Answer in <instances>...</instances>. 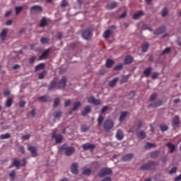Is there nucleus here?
<instances>
[{
  "label": "nucleus",
  "mask_w": 181,
  "mask_h": 181,
  "mask_svg": "<svg viewBox=\"0 0 181 181\" xmlns=\"http://www.w3.org/2000/svg\"><path fill=\"white\" fill-rule=\"evenodd\" d=\"M158 166V162L156 161H148L147 163L141 165V170H155Z\"/></svg>",
  "instance_id": "nucleus-1"
},
{
  "label": "nucleus",
  "mask_w": 181,
  "mask_h": 181,
  "mask_svg": "<svg viewBox=\"0 0 181 181\" xmlns=\"http://www.w3.org/2000/svg\"><path fill=\"white\" fill-rule=\"evenodd\" d=\"M59 151H64L65 155L66 156H70L71 155H73L74 152H76V148L73 146H67V145H63L60 147Z\"/></svg>",
  "instance_id": "nucleus-2"
},
{
  "label": "nucleus",
  "mask_w": 181,
  "mask_h": 181,
  "mask_svg": "<svg viewBox=\"0 0 181 181\" xmlns=\"http://www.w3.org/2000/svg\"><path fill=\"white\" fill-rule=\"evenodd\" d=\"M103 128L106 132H110L112 128H114V121L112 119H107L105 121Z\"/></svg>",
  "instance_id": "nucleus-3"
},
{
  "label": "nucleus",
  "mask_w": 181,
  "mask_h": 181,
  "mask_svg": "<svg viewBox=\"0 0 181 181\" xmlns=\"http://www.w3.org/2000/svg\"><path fill=\"white\" fill-rule=\"evenodd\" d=\"M110 175H112V170L108 168H103L98 173L99 177H104L105 176H110Z\"/></svg>",
  "instance_id": "nucleus-4"
},
{
  "label": "nucleus",
  "mask_w": 181,
  "mask_h": 181,
  "mask_svg": "<svg viewBox=\"0 0 181 181\" xmlns=\"http://www.w3.org/2000/svg\"><path fill=\"white\" fill-rule=\"evenodd\" d=\"M21 162H22V163L21 164V161H19V160H18L17 158H14L13 160V166L17 168V169H19V168H21V166H25V165H26V159L23 158L21 160Z\"/></svg>",
  "instance_id": "nucleus-5"
},
{
  "label": "nucleus",
  "mask_w": 181,
  "mask_h": 181,
  "mask_svg": "<svg viewBox=\"0 0 181 181\" xmlns=\"http://www.w3.org/2000/svg\"><path fill=\"white\" fill-rule=\"evenodd\" d=\"M52 138L55 139V144H62L63 141V136L62 134H56V131L52 133Z\"/></svg>",
  "instance_id": "nucleus-6"
},
{
  "label": "nucleus",
  "mask_w": 181,
  "mask_h": 181,
  "mask_svg": "<svg viewBox=\"0 0 181 181\" xmlns=\"http://www.w3.org/2000/svg\"><path fill=\"white\" fill-rule=\"evenodd\" d=\"M172 125L173 128H178L180 125V118L179 116L175 115L172 119Z\"/></svg>",
  "instance_id": "nucleus-7"
},
{
  "label": "nucleus",
  "mask_w": 181,
  "mask_h": 181,
  "mask_svg": "<svg viewBox=\"0 0 181 181\" xmlns=\"http://www.w3.org/2000/svg\"><path fill=\"white\" fill-rule=\"evenodd\" d=\"M71 172L74 175H78V163H74L71 166Z\"/></svg>",
  "instance_id": "nucleus-8"
},
{
  "label": "nucleus",
  "mask_w": 181,
  "mask_h": 181,
  "mask_svg": "<svg viewBox=\"0 0 181 181\" xmlns=\"http://www.w3.org/2000/svg\"><path fill=\"white\" fill-rule=\"evenodd\" d=\"M88 101L90 104H94V105H101V100H97L94 97L88 98Z\"/></svg>",
  "instance_id": "nucleus-9"
},
{
  "label": "nucleus",
  "mask_w": 181,
  "mask_h": 181,
  "mask_svg": "<svg viewBox=\"0 0 181 181\" xmlns=\"http://www.w3.org/2000/svg\"><path fill=\"white\" fill-rule=\"evenodd\" d=\"M93 33H91V30H90L89 29L86 30L82 33V37H83V39H90V37H91Z\"/></svg>",
  "instance_id": "nucleus-10"
},
{
  "label": "nucleus",
  "mask_w": 181,
  "mask_h": 181,
  "mask_svg": "<svg viewBox=\"0 0 181 181\" xmlns=\"http://www.w3.org/2000/svg\"><path fill=\"white\" fill-rule=\"evenodd\" d=\"M83 151H87V149H95V145L91 144L90 143H86L82 145Z\"/></svg>",
  "instance_id": "nucleus-11"
},
{
  "label": "nucleus",
  "mask_w": 181,
  "mask_h": 181,
  "mask_svg": "<svg viewBox=\"0 0 181 181\" xmlns=\"http://www.w3.org/2000/svg\"><path fill=\"white\" fill-rule=\"evenodd\" d=\"M28 151H30L33 158H36V156H37V150H36V147L30 146L28 147Z\"/></svg>",
  "instance_id": "nucleus-12"
},
{
  "label": "nucleus",
  "mask_w": 181,
  "mask_h": 181,
  "mask_svg": "<svg viewBox=\"0 0 181 181\" xmlns=\"http://www.w3.org/2000/svg\"><path fill=\"white\" fill-rule=\"evenodd\" d=\"M66 83H67V78L64 76L59 81V86H58V88H64L66 87Z\"/></svg>",
  "instance_id": "nucleus-13"
},
{
  "label": "nucleus",
  "mask_w": 181,
  "mask_h": 181,
  "mask_svg": "<svg viewBox=\"0 0 181 181\" xmlns=\"http://www.w3.org/2000/svg\"><path fill=\"white\" fill-rule=\"evenodd\" d=\"M134 62V58L131 55H127L124 59V64H131Z\"/></svg>",
  "instance_id": "nucleus-14"
},
{
  "label": "nucleus",
  "mask_w": 181,
  "mask_h": 181,
  "mask_svg": "<svg viewBox=\"0 0 181 181\" xmlns=\"http://www.w3.org/2000/svg\"><path fill=\"white\" fill-rule=\"evenodd\" d=\"M116 138L118 141H122V139H124V132H122V130H117L116 133Z\"/></svg>",
  "instance_id": "nucleus-15"
},
{
  "label": "nucleus",
  "mask_w": 181,
  "mask_h": 181,
  "mask_svg": "<svg viewBox=\"0 0 181 181\" xmlns=\"http://www.w3.org/2000/svg\"><path fill=\"white\" fill-rule=\"evenodd\" d=\"M132 158H134L133 153L127 154L122 158V160H123L124 162H127L128 160H131Z\"/></svg>",
  "instance_id": "nucleus-16"
},
{
  "label": "nucleus",
  "mask_w": 181,
  "mask_h": 181,
  "mask_svg": "<svg viewBox=\"0 0 181 181\" xmlns=\"http://www.w3.org/2000/svg\"><path fill=\"white\" fill-rule=\"evenodd\" d=\"M165 30H166V27H160L157 30H156L155 35H162V33H164Z\"/></svg>",
  "instance_id": "nucleus-17"
},
{
  "label": "nucleus",
  "mask_w": 181,
  "mask_h": 181,
  "mask_svg": "<svg viewBox=\"0 0 181 181\" xmlns=\"http://www.w3.org/2000/svg\"><path fill=\"white\" fill-rule=\"evenodd\" d=\"M91 112V107L90 106H87L84 108V110L82 112V117H86L87 115Z\"/></svg>",
  "instance_id": "nucleus-18"
},
{
  "label": "nucleus",
  "mask_w": 181,
  "mask_h": 181,
  "mask_svg": "<svg viewBox=\"0 0 181 181\" xmlns=\"http://www.w3.org/2000/svg\"><path fill=\"white\" fill-rule=\"evenodd\" d=\"M160 105H162V100H158L156 103L151 104L150 107H151V108H158V107H160Z\"/></svg>",
  "instance_id": "nucleus-19"
},
{
  "label": "nucleus",
  "mask_w": 181,
  "mask_h": 181,
  "mask_svg": "<svg viewBox=\"0 0 181 181\" xmlns=\"http://www.w3.org/2000/svg\"><path fill=\"white\" fill-rule=\"evenodd\" d=\"M50 52V49H48L45 50L42 55L40 57V60H43L44 59L47 58V56H49V53Z\"/></svg>",
  "instance_id": "nucleus-20"
},
{
  "label": "nucleus",
  "mask_w": 181,
  "mask_h": 181,
  "mask_svg": "<svg viewBox=\"0 0 181 181\" xmlns=\"http://www.w3.org/2000/svg\"><path fill=\"white\" fill-rule=\"evenodd\" d=\"M30 11H31V12L33 11H35V12H42V8L40 6H33L30 8Z\"/></svg>",
  "instance_id": "nucleus-21"
},
{
  "label": "nucleus",
  "mask_w": 181,
  "mask_h": 181,
  "mask_svg": "<svg viewBox=\"0 0 181 181\" xmlns=\"http://www.w3.org/2000/svg\"><path fill=\"white\" fill-rule=\"evenodd\" d=\"M6 35H8V30L3 29L0 34V37L1 40H5V38L6 37Z\"/></svg>",
  "instance_id": "nucleus-22"
},
{
  "label": "nucleus",
  "mask_w": 181,
  "mask_h": 181,
  "mask_svg": "<svg viewBox=\"0 0 181 181\" xmlns=\"http://www.w3.org/2000/svg\"><path fill=\"white\" fill-rule=\"evenodd\" d=\"M165 146H168V149H170V153H173L175 152V145L172 144V143H167Z\"/></svg>",
  "instance_id": "nucleus-23"
},
{
  "label": "nucleus",
  "mask_w": 181,
  "mask_h": 181,
  "mask_svg": "<svg viewBox=\"0 0 181 181\" xmlns=\"http://www.w3.org/2000/svg\"><path fill=\"white\" fill-rule=\"evenodd\" d=\"M47 25V20L46 18L43 17L42 20L40 22V28H45V26Z\"/></svg>",
  "instance_id": "nucleus-24"
},
{
  "label": "nucleus",
  "mask_w": 181,
  "mask_h": 181,
  "mask_svg": "<svg viewBox=\"0 0 181 181\" xmlns=\"http://www.w3.org/2000/svg\"><path fill=\"white\" fill-rule=\"evenodd\" d=\"M151 72H152V68L148 67L144 71V74L145 77H149V76H151Z\"/></svg>",
  "instance_id": "nucleus-25"
},
{
  "label": "nucleus",
  "mask_w": 181,
  "mask_h": 181,
  "mask_svg": "<svg viewBox=\"0 0 181 181\" xmlns=\"http://www.w3.org/2000/svg\"><path fill=\"white\" fill-rule=\"evenodd\" d=\"M117 5H118V3L114 1L111 4H107V9H114V8H117Z\"/></svg>",
  "instance_id": "nucleus-26"
},
{
  "label": "nucleus",
  "mask_w": 181,
  "mask_h": 181,
  "mask_svg": "<svg viewBox=\"0 0 181 181\" xmlns=\"http://www.w3.org/2000/svg\"><path fill=\"white\" fill-rule=\"evenodd\" d=\"M118 77L114 78L112 81L109 82V87H115V84H117V81H118Z\"/></svg>",
  "instance_id": "nucleus-27"
},
{
  "label": "nucleus",
  "mask_w": 181,
  "mask_h": 181,
  "mask_svg": "<svg viewBox=\"0 0 181 181\" xmlns=\"http://www.w3.org/2000/svg\"><path fill=\"white\" fill-rule=\"evenodd\" d=\"M50 98L47 95H43V96H40L38 100L39 101H40V103H46L47 101H49V99Z\"/></svg>",
  "instance_id": "nucleus-28"
},
{
  "label": "nucleus",
  "mask_w": 181,
  "mask_h": 181,
  "mask_svg": "<svg viewBox=\"0 0 181 181\" xmlns=\"http://www.w3.org/2000/svg\"><path fill=\"white\" fill-rule=\"evenodd\" d=\"M142 15H144V11H138L137 13H134L133 16V19H139L140 16H142Z\"/></svg>",
  "instance_id": "nucleus-29"
},
{
  "label": "nucleus",
  "mask_w": 181,
  "mask_h": 181,
  "mask_svg": "<svg viewBox=\"0 0 181 181\" xmlns=\"http://www.w3.org/2000/svg\"><path fill=\"white\" fill-rule=\"evenodd\" d=\"M127 115H128V112H122L119 117V121L120 122H122V121L125 120V118H127Z\"/></svg>",
  "instance_id": "nucleus-30"
},
{
  "label": "nucleus",
  "mask_w": 181,
  "mask_h": 181,
  "mask_svg": "<svg viewBox=\"0 0 181 181\" xmlns=\"http://www.w3.org/2000/svg\"><path fill=\"white\" fill-rule=\"evenodd\" d=\"M112 66H114V61L112 59H107L106 61V67H107L108 69L112 67Z\"/></svg>",
  "instance_id": "nucleus-31"
},
{
  "label": "nucleus",
  "mask_w": 181,
  "mask_h": 181,
  "mask_svg": "<svg viewBox=\"0 0 181 181\" xmlns=\"http://www.w3.org/2000/svg\"><path fill=\"white\" fill-rule=\"evenodd\" d=\"M144 148L145 149H151V148H156V144L153 143L147 142Z\"/></svg>",
  "instance_id": "nucleus-32"
},
{
  "label": "nucleus",
  "mask_w": 181,
  "mask_h": 181,
  "mask_svg": "<svg viewBox=\"0 0 181 181\" xmlns=\"http://www.w3.org/2000/svg\"><path fill=\"white\" fill-rule=\"evenodd\" d=\"M81 105V103L78 101H76L74 103V107L72 108L73 111H77L78 110V107Z\"/></svg>",
  "instance_id": "nucleus-33"
},
{
  "label": "nucleus",
  "mask_w": 181,
  "mask_h": 181,
  "mask_svg": "<svg viewBox=\"0 0 181 181\" xmlns=\"http://www.w3.org/2000/svg\"><path fill=\"white\" fill-rule=\"evenodd\" d=\"M148 49H149V43L146 42L142 45L141 50L145 53V52H148Z\"/></svg>",
  "instance_id": "nucleus-34"
},
{
  "label": "nucleus",
  "mask_w": 181,
  "mask_h": 181,
  "mask_svg": "<svg viewBox=\"0 0 181 181\" xmlns=\"http://www.w3.org/2000/svg\"><path fill=\"white\" fill-rule=\"evenodd\" d=\"M159 151H153L152 153H151V158H152L153 159H155V158H158V156H159Z\"/></svg>",
  "instance_id": "nucleus-35"
},
{
  "label": "nucleus",
  "mask_w": 181,
  "mask_h": 181,
  "mask_svg": "<svg viewBox=\"0 0 181 181\" xmlns=\"http://www.w3.org/2000/svg\"><path fill=\"white\" fill-rule=\"evenodd\" d=\"M43 69H45V64H40L35 67V71H39V70H43Z\"/></svg>",
  "instance_id": "nucleus-36"
},
{
  "label": "nucleus",
  "mask_w": 181,
  "mask_h": 181,
  "mask_svg": "<svg viewBox=\"0 0 181 181\" xmlns=\"http://www.w3.org/2000/svg\"><path fill=\"white\" fill-rule=\"evenodd\" d=\"M91 168H86L83 170L82 173L83 175H86V176H90V175L91 174Z\"/></svg>",
  "instance_id": "nucleus-37"
},
{
  "label": "nucleus",
  "mask_w": 181,
  "mask_h": 181,
  "mask_svg": "<svg viewBox=\"0 0 181 181\" xmlns=\"http://www.w3.org/2000/svg\"><path fill=\"white\" fill-rule=\"evenodd\" d=\"M137 136H139L140 139H145L146 137V133H145L144 131H141L137 134Z\"/></svg>",
  "instance_id": "nucleus-38"
},
{
  "label": "nucleus",
  "mask_w": 181,
  "mask_h": 181,
  "mask_svg": "<svg viewBox=\"0 0 181 181\" xmlns=\"http://www.w3.org/2000/svg\"><path fill=\"white\" fill-rule=\"evenodd\" d=\"M103 121H104V117H103V115H99L98 118V125L99 126L103 125Z\"/></svg>",
  "instance_id": "nucleus-39"
},
{
  "label": "nucleus",
  "mask_w": 181,
  "mask_h": 181,
  "mask_svg": "<svg viewBox=\"0 0 181 181\" xmlns=\"http://www.w3.org/2000/svg\"><path fill=\"white\" fill-rule=\"evenodd\" d=\"M160 129L162 132H165V131H168V129H169V126L166 124H160Z\"/></svg>",
  "instance_id": "nucleus-40"
},
{
  "label": "nucleus",
  "mask_w": 181,
  "mask_h": 181,
  "mask_svg": "<svg viewBox=\"0 0 181 181\" xmlns=\"http://www.w3.org/2000/svg\"><path fill=\"white\" fill-rule=\"evenodd\" d=\"M13 103V100H12V98H9L6 100V107H7L8 108H10V107H11Z\"/></svg>",
  "instance_id": "nucleus-41"
},
{
  "label": "nucleus",
  "mask_w": 181,
  "mask_h": 181,
  "mask_svg": "<svg viewBox=\"0 0 181 181\" xmlns=\"http://www.w3.org/2000/svg\"><path fill=\"white\" fill-rule=\"evenodd\" d=\"M110 35H111V30H107L103 33V37H105V39H108V37H110Z\"/></svg>",
  "instance_id": "nucleus-42"
},
{
  "label": "nucleus",
  "mask_w": 181,
  "mask_h": 181,
  "mask_svg": "<svg viewBox=\"0 0 181 181\" xmlns=\"http://www.w3.org/2000/svg\"><path fill=\"white\" fill-rule=\"evenodd\" d=\"M9 138H11V134H9V133L0 135V139H8Z\"/></svg>",
  "instance_id": "nucleus-43"
},
{
  "label": "nucleus",
  "mask_w": 181,
  "mask_h": 181,
  "mask_svg": "<svg viewBox=\"0 0 181 181\" xmlns=\"http://www.w3.org/2000/svg\"><path fill=\"white\" fill-rule=\"evenodd\" d=\"M89 129H90V127L88 126L83 125L81 127V132H87V131H88Z\"/></svg>",
  "instance_id": "nucleus-44"
},
{
  "label": "nucleus",
  "mask_w": 181,
  "mask_h": 181,
  "mask_svg": "<svg viewBox=\"0 0 181 181\" xmlns=\"http://www.w3.org/2000/svg\"><path fill=\"white\" fill-rule=\"evenodd\" d=\"M56 87V81H52L49 86L48 90H53Z\"/></svg>",
  "instance_id": "nucleus-45"
},
{
  "label": "nucleus",
  "mask_w": 181,
  "mask_h": 181,
  "mask_svg": "<svg viewBox=\"0 0 181 181\" xmlns=\"http://www.w3.org/2000/svg\"><path fill=\"white\" fill-rule=\"evenodd\" d=\"M16 15H19V13H21V12H22L23 7V6H17L16 7Z\"/></svg>",
  "instance_id": "nucleus-46"
},
{
  "label": "nucleus",
  "mask_w": 181,
  "mask_h": 181,
  "mask_svg": "<svg viewBox=\"0 0 181 181\" xmlns=\"http://www.w3.org/2000/svg\"><path fill=\"white\" fill-rule=\"evenodd\" d=\"M170 52H172V48L170 47H167L165 49V50H163L161 53L162 55L163 54H168V53H170Z\"/></svg>",
  "instance_id": "nucleus-47"
},
{
  "label": "nucleus",
  "mask_w": 181,
  "mask_h": 181,
  "mask_svg": "<svg viewBox=\"0 0 181 181\" xmlns=\"http://www.w3.org/2000/svg\"><path fill=\"white\" fill-rule=\"evenodd\" d=\"M46 73H47L46 71H43L42 72L40 73L38 75V78H40V80L45 78V75Z\"/></svg>",
  "instance_id": "nucleus-48"
},
{
  "label": "nucleus",
  "mask_w": 181,
  "mask_h": 181,
  "mask_svg": "<svg viewBox=\"0 0 181 181\" xmlns=\"http://www.w3.org/2000/svg\"><path fill=\"white\" fill-rule=\"evenodd\" d=\"M40 42L42 45H46L47 43H49V39L46 37H42Z\"/></svg>",
  "instance_id": "nucleus-49"
},
{
  "label": "nucleus",
  "mask_w": 181,
  "mask_h": 181,
  "mask_svg": "<svg viewBox=\"0 0 181 181\" xmlns=\"http://www.w3.org/2000/svg\"><path fill=\"white\" fill-rule=\"evenodd\" d=\"M161 15H162L163 18H165V16H166V15H168V8L166 7H165L162 10Z\"/></svg>",
  "instance_id": "nucleus-50"
},
{
  "label": "nucleus",
  "mask_w": 181,
  "mask_h": 181,
  "mask_svg": "<svg viewBox=\"0 0 181 181\" xmlns=\"http://www.w3.org/2000/svg\"><path fill=\"white\" fill-rule=\"evenodd\" d=\"M122 67H124V65H122V64H119L118 65H117L116 66H115L114 70L115 71H118V70H121L122 69Z\"/></svg>",
  "instance_id": "nucleus-51"
},
{
  "label": "nucleus",
  "mask_w": 181,
  "mask_h": 181,
  "mask_svg": "<svg viewBox=\"0 0 181 181\" xmlns=\"http://www.w3.org/2000/svg\"><path fill=\"white\" fill-rule=\"evenodd\" d=\"M67 5H69V2H67V0L62 1V4H61L62 8H66V6H67Z\"/></svg>",
  "instance_id": "nucleus-52"
},
{
  "label": "nucleus",
  "mask_w": 181,
  "mask_h": 181,
  "mask_svg": "<svg viewBox=\"0 0 181 181\" xmlns=\"http://www.w3.org/2000/svg\"><path fill=\"white\" fill-rule=\"evenodd\" d=\"M158 76H159V73L153 72L151 75V78L152 80H156V78H158Z\"/></svg>",
  "instance_id": "nucleus-53"
},
{
  "label": "nucleus",
  "mask_w": 181,
  "mask_h": 181,
  "mask_svg": "<svg viewBox=\"0 0 181 181\" xmlns=\"http://www.w3.org/2000/svg\"><path fill=\"white\" fill-rule=\"evenodd\" d=\"M177 170V168L173 167V168H171V170L169 171V175H173V173H176Z\"/></svg>",
  "instance_id": "nucleus-54"
},
{
  "label": "nucleus",
  "mask_w": 181,
  "mask_h": 181,
  "mask_svg": "<svg viewBox=\"0 0 181 181\" xmlns=\"http://www.w3.org/2000/svg\"><path fill=\"white\" fill-rule=\"evenodd\" d=\"M60 103V99L59 98H55L54 100V107H57V105H59V104Z\"/></svg>",
  "instance_id": "nucleus-55"
},
{
  "label": "nucleus",
  "mask_w": 181,
  "mask_h": 181,
  "mask_svg": "<svg viewBox=\"0 0 181 181\" xmlns=\"http://www.w3.org/2000/svg\"><path fill=\"white\" fill-rule=\"evenodd\" d=\"M54 117V118H59V117H62V112H60V111L55 112Z\"/></svg>",
  "instance_id": "nucleus-56"
},
{
  "label": "nucleus",
  "mask_w": 181,
  "mask_h": 181,
  "mask_svg": "<svg viewBox=\"0 0 181 181\" xmlns=\"http://www.w3.org/2000/svg\"><path fill=\"white\" fill-rule=\"evenodd\" d=\"M9 176L11 177V179H15L16 176V173L15 172V170H12L9 174Z\"/></svg>",
  "instance_id": "nucleus-57"
},
{
  "label": "nucleus",
  "mask_w": 181,
  "mask_h": 181,
  "mask_svg": "<svg viewBox=\"0 0 181 181\" xmlns=\"http://www.w3.org/2000/svg\"><path fill=\"white\" fill-rule=\"evenodd\" d=\"M156 97H158V94L156 93H153L151 96H150V101H153V100L156 99Z\"/></svg>",
  "instance_id": "nucleus-58"
},
{
  "label": "nucleus",
  "mask_w": 181,
  "mask_h": 181,
  "mask_svg": "<svg viewBox=\"0 0 181 181\" xmlns=\"http://www.w3.org/2000/svg\"><path fill=\"white\" fill-rule=\"evenodd\" d=\"M25 105H26V102L21 100L19 102V107L20 108H23V107H25Z\"/></svg>",
  "instance_id": "nucleus-59"
},
{
  "label": "nucleus",
  "mask_w": 181,
  "mask_h": 181,
  "mask_svg": "<svg viewBox=\"0 0 181 181\" xmlns=\"http://www.w3.org/2000/svg\"><path fill=\"white\" fill-rule=\"evenodd\" d=\"M108 108H110L108 106H104L102 108L101 113L104 114L106 111H108Z\"/></svg>",
  "instance_id": "nucleus-60"
},
{
  "label": "nucleus",
  "mask_w": 181,
  "mask_h": 181,
  "mask_svg": "<svg viewBox=\"0 0 181 181\" xmlns=\"http://www.w3.org/2000/svg\"><path fill=\"white\" fill-rule=\"evenodd\" d=\"M128 81V76H124L122 79V83H127Z\"/></svg>",
  "instance_id": "nucleus-61"
},
{
  "label": "nucleus",
  "mask_w": 181,
  "mask_h": 181,
  "mask_svg": "<svg viewBox=\"0 0 181 181\" xmlns=\"http://www.w3.org/2000/svg\"><path fill=\"white\" fill-rule=\"evenodd\" d=\"M35 60H36V58L35 57H32L31 58H30L29 59L30 64L35 63Z\"/></svg>",
  "instance_id": "nucleus-62"
},
{
  "label": "nucleus",
  "mask_w": 181,
  "mask_h": 181,
  "mask_svg": "<svg viewBox=\"0 0 181 181\" xmlns=\"http://www.w3.org/2000/svg\"><path fill=\"white\" fill-rule=\"evenodd\" d=\"M70 104H71V100H68L65 101V103H64L65 107H69L70 105Z\"/></svg>",
  "instance_id": "nucleus-63"
},
{
  "label": "nucleus",
  "mask_w": 181,
  "mask_h": 181,
  "mask_svg": "<svg viewBox=\"0 0 181 181\" xmlns=\"http://www.w3.org/2000/svg\"><path fill=\"white\" fill-rule=\"evenodd\" d=\"M181 180V174L175 178V181Z\"/></svg>",
  "instance_id": "nucleus-64"
}]
</instances>
